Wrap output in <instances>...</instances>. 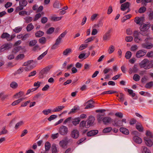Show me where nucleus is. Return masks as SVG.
I'll return each mask as SVG.
<instances>
[{
	"label": "nucleus",
	"mask_w": 153,
	"mask_h": 153,
	"mask_svg": "<svg viewBox=\"0 0 153 153\" xmlns=\"http://www.w3.org/2000/svg\"><path fill=\"white\" fill-rule=\"evenodd\" d=\"M143 36V40L144 39L145 43L142 44L141 46L144 48L149 49H151L153 47V45L151 42L149 41V40H151V38L149 36V34L146 36Z\"/></svg>",
	"instance_id": "f257e3e1"
},
{
	"label": "nucleus",
	"mask_w": 153,
	"mask_h": 153,
	"mask_svg": "<svg viewBox=\"0 0 153 153\" xmlns=\"http://www.w3.org/2000/svg\"><path fill=\"white\" fill-rule=\"evenodd\" d=\"M141 68H143L145 69H149L152 67L153 64L149 62V60L147 59H145L139 63Z\"/></svg>",
	"instance_id": "f03ea898"
},
{
	"label": "nucleus",
	"mask_w": 153,
	"mask_h": 153,
	"mask_svg": "<svg viewBox=\"0 0 153 153\" xmlns=\"http://www.w3.org/2000/svg\"><path fill=\"white\" fill-rule=\"evenodd\" d=\"M149 28V27L148 25L143 24L140 25V31L139 33L142 36H146L149 34L147 30Z\"/></svg>",
	"instance_id": "7ed1b4c3"
},
{
	"label": "nucleus",
	"mask_w": 153,
	"mask_h": 153,
	"mask_svg": "<svg viewBox=\"0 0 153 153\" xmlns=\"http://www.w3.org/2000/svg\"><path fill=\"white\" fill-rule=\"evenodd\" d=\"M51 68V66L48 65L42 69L39 74V79H43L45 77Z\"/></svg>",
	"instance_id": "20e7f679"
},
{
	"label": "nucleus",
	"mask_w": 153,
	"mask_h": 153,
	"mask_svg": "<svg viewBox=\"0 0 153 153\" xmlns=\"http://www.w3.org/2000/svg\"><path fill=\"white\" fill-rule=\"evenodd\" d=\"M140 33L138 31H135L134 32V41L137 43H139L140 41H143V36L141 35L140 36Z\"/></svg>",
	"instance_id": "39448f33"
},
{
	"label": "nucleus",
	"mask_w": 153,
	"mask_h": 153,
	"mask_svg": "<svg viewBox=\"0 0 153 153\" xmlns=\"http://www.w3.org/2000/svg\"><path fill=\"white\" fill-rule=\"evenodd\" d=\"M68 132V129L67 127L62 125L59 128V133L61 135H66Z\"/></svg>",
	"instance_id": "423d86ee"
},
{
	"label": "nucleus",
	"mask_w": 153,
	"mask_h": 153,
	"mask_svg": "<svg viewBox=\"0 0 153 153\" xmlns=\"http://www.w3.org/2000/svg\"><path fill=\"white\" fill-rule=\"evenodd\" d=\"M146 53L147 51L145 50H140L137 52L135 56L137 58H140L145 56Z\"/></svg>",
	"instance_id": "0eeeda50"
},
{
	"label": "nucleus",
	"mask_w": 153,
	"mask_h": 153,
	"mask_svg": "<svg viewBox=\"0 0 153 153\" xmlns=\"http://www.w3.org/2000/svg\"><path fill=\"white\" fill-rule=\"evenodd\" d=\"M79 133L77 129H74L71 132V136L74 139H77L79 136Z\"/></svg>",
	"instance_id": "6e6552de"
},
{
	"label": "nucleus",
	"mask_w": 153,
	"mask_h": 153,
	"mask_svg": "<svg viewBox=\"0 0 153 153\" xmlns=\"http://www.w3.org/2000/svg\"><path fill=\"white\" fill-rule=\"evenodd\" d=\"M112 125L115 126L117 127H119L120 126H123V123L121 120H119L117 119H116L114 120H112Z\"/></svg>",
	"instance_id": "1a4fd4ad"
},
{
	"label": "nucleus",
	"mask_w": 153,
	"mask_h": 153,
	"mask_svg": "<svg viewBox=\"0 0 153 153\" xmlns=\"http://www.w3.org/2000/svg\"><path fill=\"white\" fill-rule=\"evenodd\" d=\"M95 120V118L93 116H91L89 117L88 120L87 128H89L93 125Z\"/></svg>",
	"instance_id": "9d476101"
},
{
	"label": "nucleus",
	"mask_w": 153,
	"mask_h": 153,
	"mask_svg": "<svg viewBox=\"0 0 153 153\" xmlns=\"http://www.w3.org/2000/svg\"><path fill=\"white\" fill-rule=\"evenodd\" d=\"M12 45L10 44L7 43L2 45L0 48V52H2L6 50H9L11 48Z\"/></svg>",
	"instance_id": "9b49d317"
},
{
	"label": "nucleus",
	"mask_w": 153,
	"mask_h": 153,
	"mask_svg": "<svg viewBox=\"0 0 153 153\" xmlns=\"http://www.w3.org/2000/svg\"><path fill=\"white\" fill-rule=\"evenodd\" d=\"M112 31V29H109L108 30L104 35L103 39L104 41L108 40L110 39L111 34L110 33Z\"/></svg>",
	"instance_id": "f8f14e48"
},
{
	"label": "nucleus",
	"mask_w": 153,
	"mask_h": 153,
	"mask_svg": "<svg viewBox=\"0 0 153 153\" xmlns=\"http://www.w3.org/2000/svg\"><path fill=\"white\" fill-rule=\"evenodd\" d=\"M144 142L146 145L149 147H151L153 145V142L151 138H149L148 137H144Z\"/></svg>",
	"instance_id": "ddd939ff"
},
{
	"label": "nucleus",
	"mask_w": 153,
	"mask_h": 153,
	"mask_svg": "<svg viewBox=\"0 0 153 153\" xmlns=\"http://www.w3.org/2000/svg\"><path fill=\"white\" fill-rule=\"evenodd\" d=\"M98 133V131L97 130H91L87 133V135L88 137L93 136L96 135Z\"/></svg>",
	"instance_id": "4468645a"
},
{
	"label": "nucleus",
	"mask_w": 153,
	"mask_h": 153,
	"mask_svg": "<svg viewBox=\"0 0 153 153\" xmlns=\"http://www.w3.org/2000/svg\"><path fill=\"white\" fill-rule=\"evenodd\" d=\"M87 105L85 108V109L91 108H94V106L93 105L94 103V102L92 100H91L87 101Z\"/></svg>",
	"instance_id": "2eb2a0df"
},
{
	"label": "nucleus",
	"mask_w": 153,
	"mask_h": 153,
	"mask_svg": "<svg viewBox=\"0 0 153 153\" xmlns=\"http://www.w3.org/2000/svg\"><path fill=\"white\" fill-rule=\"evenodd\" d=\"M129 5L130 3L128 2H126L121 4L120 9L121 10L124 11L127 8L129 7Z\"/></svg>",
	"instance_id": "dca6fc26"
},
{
	"label": "nucleus",
	"mask_w": 153,
	"mask_h": 153,
	"mask_svg": "<svg viewBox=\"0 0 153 153\" xmlns=\"http://www.w3.org/2000/svg\"><path fill=\"white\" fill-rule=\"evenodd\" d=\"M133 141L136 143L137 144H140L142 142V139L137 136H135L133 137Z\"/></svg>",
	"instance_id": "f3484780"
},
{
	"label": "nucleus",
	"mask_w": 153,
	"mask_h": 153,
	"mask_svg": "<svg viewBox=\"0 0 153 153\" xmlns=\"http://www.w3.org/2000/svg\"><path fill=\"white\" fill-rule=\"evenodd\" d=\"M105 115V113H99L97 115V118L99 123H100L102 121L103 118V117Z\"/></svg>",
	"instance_id": "a211bd4d"
},
{
	"label": "nucleus",
	"mask_w": 153,
	"mask_h": 153,
	"mask_svg": "<svg viewBox=\"0 0 153 153\" xmlns=\"http://www.w3.org/2000/svg\"><path fill=\"white\" fill-rule=\"evenodd\" d=\"M112 120L113 119L110 117H103L102 121L104 124H106L108 123H110V122H112Z\"/></svg>",
	"instance_id": "6ab92c4d"
},
{
	"label": "nucleus",
	"mask_w": 153,
	"mask_h": 153,
	"mask_svg": "<svg viewBox=\"0 0 153 153\" xmlns=\"http://www.w3.org/2000/svg\"><path fill=\"white\" fill-rule=\"evenodd\" d=\"M120 131L123 134L125 135H128L129 134V131L126 128L121 127L120 128Z\"/></svg>",
	"instance_id": "aec40b11"
},
{
	"label": "nucleus",
	"mask_w": 153,
	"mask_h": 153,
	"mask_svg": "<svg viewBox=\"0 0 153 153\" xmlns=\"http://www.w3.org/2000/svg\"><path fill=\"white\" fill-rule=\"evenodd\" d=\"M22 47L20 46H18L15 47L12 50V52L14 53H16L19 51L21 49Z\"/></svg>",
	"instance_id": "412c9836"
},
{
	"label": "nucleus",
	"mask_w": 153,
	"mask_h": 153,
	"mask_svg": "<svg viewBox=\"0 0 153 153\" xmlns=\"http://www.w3.org/2000/svg\"><path fill=\"white\" fill-rule=\"evenodd\" d=\"M125 91H127L129 93V94L131 95L132 97H134L135 95V94L133 92V91L131 89H129L127 88H124Z\"/></svg>",
	"instance_id": "4be33fe9"
},
{
	"label": "nucleus",
	"mask_w": 153,
	"mask_h": 153,
	"mask_svg": "<svg viewBox=\"0 0 153 153\" xmlns=\"http://www.w3.org/2000/svg\"><path fill=\"white\" fill-rule=\"evenodd\" d=\"M10 35L7 33H3L1 36L2 39H6L7 41H9Z\"/></svg>",
	"instance_id": "5701e85b"
},
{
	"label": "nucleus",
	"mask_w": 153,
	"mask_h": 153,
	"mask_svg": "<svg viewBox=\"0 0 153 153\" xmlns=\"http://www.w3.org/2000/svg\"><path fill=\"white\" fill-rule=\"evenodd\" d=\"M80 120L81 119L79 117H78L74 119L72 121V123L74 125L76 126L79 124Z\"/></svg>",
	"instance_id": "b1692460"
},
{
	"label": "nucleus",
	"mask_w": 153,
	"mask_h": 153,
	"mask_svg": "<svg viewBox=\"0 0 153 153\" xmlns=\"http://www.w3.org/2000/svg\"><path fill=\"white\" fill-rule=\"evenodd\" d=\"M72 52V49L70 48H68L65 50L63 52V54L65 56H67Z\"/></svg>",
	"instance_id": "393cba45"
},
{
	"label": "nucleus",
	"mask_w": 153,
	"mask_h": 153,
	"mask_svg": "<svg viewBox=\"0 0 153 153\" xmlns=\"http://www.w3.org/2000/svg\"><path fill=\"white\" fill-rule=\"evenodd\" d=\"M44 32L41 30H39L36 33L35 36L37 38H39L42 37L44 35Z\"/></svg>",
	"instance_id": "a878e982"
},
{
	"label": "nucleus",
	"mask_w": 153,
	"mask_h": 153,
	"mask_svg": "<svg viewBox=\"0 0 153 153\" xmlns=\"http://www.w3.org/2000/svg\"><path fill=\"white\" fill-rule=\"evenodd\" d=\"M45 150L46 151H49L51 147V144L49 142H46L45 144Z\"/></svg>",
	"instance_id": "bb28decb"
},
{
	"label": "nucleus",
	"mask_w": 153,
	"mask_h": 153,
	"mask_svg": "<svg viewBox=\"0 0 153 153\" xmlns=\"http://www.w3.org/2000/svg\"><path fill=\"white\" fill-rule=\"evenodd\" d=\"M27 4L26 0H20L19 1V5L20 6H22L23 7H25Z\"/></svg>",
	"instance_id": "cd10ccee"
},
{
	"label": "nucleus",
	"mask_w": 153,
	"mask_h": 153,
	"mask_svg": "<svg viewBox=\"0 0 153 153\" xmlns=\"http://www.w3.org/2000/svg\"><path fill=\"white\" fill-rule=\"evenodd\" d=\"M153 86V81H150L146 83L145 85V87L147 89H150Z\"/></svg>",
	"instance_id": "c85d7f7f"
},
{
	"label": "nucleus",
	"mask_w": 153,
	"mask_h": 153,
	"mask_svg": "<svg viewBox=\"0 0 153 153\" xmlns=\"http://www.w3.org/2000/svg\"><path fill=\"white\" fill-rule=\"evenodd\" d=\"M115 93H118V92L116 91L110 90L108 91H104L101 94L103 95L105 94H112Z\"/></svg>",
	"instance_id": "c756f323"
},
{
	"label": "nucleus",
	"mask_w": 153,
	"mask_h": 153,
	"mask_svg": "<svg viewBox=\"0 0 153 153\" xmlns=\"http://www.w3.org/2000/svg\"><path fill=\"white\" fill-rule=\"evenodd\" d=\"M48 52V50H47L38 57L37 59L38 60L42 59L47 54Z\"/></svg>",
	"instance_id": "7c9ffc66"
},
{
	"label": "nucleus",
	"mask_w": 153,
	"mask_h": 153,
	"mask_svg": "<svg viewBox=\"0 0 153 153\" xmlns=\"http://www.w3.org/2000/svg\"><path fill=\"white\" fill-rule=\"evenodd\" d=\"M79 107H76L74 106V107L70 111L68 112V114H69L72 113H75L76 112V110H79Z\"/></svg>",
	"instance_id": "2f4dec72"
},
{
	"label": "nucleus",
	"mask_w": 153,
	"mask_h": 153,
	"mask_svg": "<svg viewBox=\"0 0 153 153\" xmlns=\"http://www.w3.org/2000/svg\"><path fill=\"white\" fill-rule=\"evenodd\" d=\"M136 128L140 132H143V128L140 123V125H136Z\"/></svg>",
	"instance_id": "473e14b6"
},
{
	"label": "nucleus",
	"mask_w": 153,
	"mask_h": 153,
	"mask_svg": "<svg viewBox=\"0 0 153 153\" xmlns=\"http://www.w3.org/2000/svg\"><path fill=\"white\" fill-rule=\"evenodd\" d=\"M65 107L63 106H59L56 107L54 110L53 111V112H58L61 111L62 109L64 108Z\"/></svg>",
	"instance_id": "72a5a7b5"
},
{
	"label": "nucleus",
	"mask_w": 153,
	"mask_h": 153,
	"mask_svg": "<svg viewBox=\"0 0 153 153\" xmlns=\"http://www.w3.org/2000/svg\"><path fill=\"white\" fill-rule=\"evenodd\" d=\"M34 28V26L32 24V23H29L27 25L26 29L27 31L29 32L31 31Z\"/></svg>",
	"instance_id": "f704fd0d"
},
{
	"label": "nucleus",
	"mask_w": 153,
	"mask_h": 153,
	"mask_svg": "<svg viewBox=\"0 0 153 153\" xmlns=\"http://www.w3.org/2000/svg\"><path fill=\"white\" fill-rule=\"evenodd\" d=\"M25 20V23H28L30 22L33 19L32 17L29 16H27L24 18Z\"/></svg>",
	"instance_id": "c9c22d12"
},
{
	"label": "nucleus",
	"mask_w": 153,
	"mask_h": 153,
	"mask_svg": "<svg viewBox=\"0 0 153 153\" xmlns=\"http://www.w3.org/2000/svg\"><path fill=\"white\" fill-rule=\"evenodd\" d=\"M39 42L40 43L42 44H44L45 43L46 41V39L45 37H42L39 39Z\"/></svg>",
	"instance_id": "e433bc0d"
},
{
	"label": "nucleus",
	"mask_w": 153,
	"mask_h": 153,
	"mask_svg": "<svg viewBox=\"0 0 153 153\" xmlns=\"http://www.w3.org/2000/svg\"><path fill=\"white\" fill-rule=\"evenodd\" d=\"M43 95V94H42L40 93H39L33 97V98L34 100H36L38 98H42Z\"/></svg>",
	"instance_id": "4c0bfd02"
},
{
	"label": "nucleus",
	"mask_w": 153,
	"mask_h": 153,
	"mask_svg": "<svg viewBox=\"0 0 153 153\" xmlns=\"http://www.w3.org/2000/svg\"><path fill=\"white\" fill-rule=\"evenodd\" d=\"M37 43V41L36 40H33L30 41L29 43V46L30 47H33L36 45Z\"/></svg>",
	"instance_id": "58836bf2"
},
{
	"label": "nucleus",
	"mask_w": 153,
	"mask_h": 153,
	"mask_svg": "<svg viewBox=\"0 0 153 153\" xmlns=\"http://www.w3.org/2000/svg\"><path fill=\"white\" fill-rule=\"evenodd\" d=\"M142 153H151L150 150L147 147L145 146H143Z\"/></svg>",
	"instance_id": "ea45409f"
},
{
	"label": "nucleus",
	"mask_w": 153,
	"mask_h": 153,
	"mask_svg": "<svg viewBox=\"0 0 153 153\" xmlns=\"http://www.w3.org/2000/svg\"><path fill=\"white\" fill-rule=\"evenodd\" d=\"M86 121L83 120L79 124V126L80 127H82L83 128H87V125H86Z\"/></svg>",
	"instance_id": "a19ab883"
},
{
	"label": "nucleus",
	"mask_w": 153,
	"mask_h": 153,
	"mask_svg": "<svg viewBox=\"0 0 153 153\" xmlns=\"http://www.w3.org/2000/svg\"><path fill=\"white\" fill-rule=\"evenodd\" d=\"M112 130V128L111 127H108L104 129L102 132L104 133H107L110 132Z\"/></svg>",
	"instance_id": "79ce46f5"
},
{
	"label": "nucleus",
	"mask_w": 153,
	"mask_h": 153,
	"mask_svg": "<svg viewBox=\"0 0 153 153\" xmlns=\"http://www.w3.org/2000/svg\"><path fill=\"white\" fill-rule=\"evenodd\" d=\"M24 124V122L23 121H21L17 123L15 125V128L16 129H17L19 127L22 125Z\"/></svg>",
	"instance_id": "37998d69"
},
{
	"label": "nucleus",
	"mask_w": 153,
	"mask_h": 153,
	"mask_svg": "<svg viewBox=\"0 0 153 153\" xmlns=\"http://www.w3.org/2000/svg\"><path fill=\"white\" fill-rule=\"evenodd\" d=\"M59 145L62 148L65 147L67 145L66 140H62L60 141L59 142Z\"/></svg>",
	"instance_id": "c03bdc74"
},
{
	"label": "nucleus",
	"mask_w": 153,
	"mask_h": 153,
	"mask_svg": "<svg viewBox=\"0 0 153 153\" xmlns=\"http://www.w3.org/2000/svg\"><path fill=\"white\" fill-rule=\"evenodd\" d=\"M62 18V17H55L52 16L51 17V20L53 21H57L60 20Z\"/></svg>",
	"instance_id": "a18cd8bd"
},
{
	"label": "nucleus",
	"mask_w": 153,
	"mask_h": 153,
	"mask_svg": "<svg viewBox=\"0 0 153 153\" xmlns=\"http://www.w3.org/2000/svg\"><path fill=\"white\" fill-rule=\"evenodd\" d=\"M120 96L119 97V99H120V101L123 102L125 100V95L122 93H120Z\"/></svg>",
	"instance_id": "49530a36"
},
{
	"label": "nucleus",
	"mask_w": 153,
	"mask_h": 153,
	"mask_svg": "<svg viewBox=\"0 0 153 153\" xmlns=\"http://www.w3.org/2000/svg\"><path fill=\"white\" fill-rule=\"evenodd\" d=\"M131 53L130 51H127L125 54V58L127 59H129L131 57Z\"/></svg>",
	"instance_id": "de8ad7c7"
},
{
	"label": "nucleus",
	"mask_w": 153,
	"mask_h": 153,
	"mask_svg": "<svg viewBox=\"0 0 153 153\" xmlns=\"http://www.w3.org/2000/svg\"><path fill=\"white\" fill-rule=\"evenodd\" d=\"M146 8L145 7L143 6L140 7L139 9L138 10V12L139 13H143L146 11Z\"/></svg>",
	"instance_id": "09e8293b"
},
{
	"label": "nucleus",
	"mask_w": 153,
	"mask_h": 153,
	"mask_svg": "<svg viewBox=\"0 0 153 153\" xmlns=\"http://www.w3.org/2000/svg\"><path fill=\"white\" fill-rule=\"evenodd\" d=\"M2 96L1 100H2L3 101L5 99H7L8 97V95H4V93L1 92L0 93V98Z\"/></svg>",
	"instance_id": "8fccbe9b"
},
{
	"label": "nucleus",
	"mask_w": 153,
	"mask_h": 153,
	"mask_svg": "<svg viewBox=\"0 0 153 153\" xmlns=\"http://www.w3.org/2000/svg\"><path fill=\"white\" fill-rule=\"evenodd\" d=\"M55 29L53 27L49 28L47 30L46 33L48 34H51L54 32Z\"/></svg>",
	"instance_id": "3c124183"
},
{
	"label": "nucleus",
	"mask_w": 153,
	"mask_h": 153,
	"mask_svg": "<svg viewBox=\"0 0 153 153\" xmlns=\"http://www.w3.org/2000/svg\"><path fill=\"white\" fill-rule=\"evenodd\" d=\"M25 14L27 16H29L30 14V13H28L25 10L19 12V15L20 16H23Z\"/></svg>",
	"instance_id": "603ef678"
},
{
	"label": "nucleus",
	"mask_w": 153,
	"mask_h": 153,
	"mask_svg": "<svg viewBox=\"0 0 153 153\" xmlns=\"http://www.w3.org/2000/svg\"><path fill=\"white\" fill-rule=\"evenodd\" d=\"M25 56V55L23 53L19 54L16 57V60L22 59L24 58Z\"/></svg>",
	"instance_id": "864d4df0"
},
{
	"label": "nucleus",
	"mask_w": 153,
	"mask_h": 153,
	"mask_svg": "<svg viewBox=\"0 0 153 153\" xmlns=\"http://www.w3.org/2000/svg\"><path fill=\"white\" fill-rule=\"evenodd\" d=\"M10 86L11 87L13 88H16L18 86V84L17 83L15 82H12L10 84Z\"/></svg>",
	"instance_id": "5fc2aeb1"
},
{
	"label": "nucleus",
	"mask_w": 153,
	"mask_h": 153,
	"mask_svg": "<svg viewBox=\"0 0 153 153\" xmlns=\"http://www.w3.org/2000/svg\"><path fill=\"white\" fill-rule=\"evenodd\" d=\"M146 135L149 137V138H152L153 137V135L152 133L149 131L147 130L146 133Z\"/></svg>",
	"instance_id": "6e6d98bb"
},
{
	"label": "nucleus",
	"mask_w": 153,
	"mask_h": 153,
	"mask_svg": "<svg viewBox=\"0 0 153 153\" xmlns=\"http://www.w3.org/2000/svg\"><path fill=\"white\" fill-rule=\"evenodd\" d=\"M114 47L113 45H111L108 49V53L109 54L112 53L114 51Z\"/></svg>",
	"instance_id": "4d7b16f0"
},
{
	"label": "nucleus",
	"mask_w": 153,
	"mask_h": 153,
	"mask_svg": "<svg viewBox=\"0 0 153 153\" xmlns=\"http://www.w3.org/2000/svg\"><path fill=\"white\" fill-rule=\"evenodd\" d=\"M53 7L54 8H60V3L58 1H56L53 4Z\"/></svg>",
	"instance_id": "13d9d810"
},
{
	"label": "nucleus",
	"mask_w": 153,
	"mask_h": 153,
	"mask_svg": "<svg viewBox=\"0 0 153 153\" xmlns=\"http://www.w3.org/2000/svg\"><path fill=\"white\" fill-rule=\"evenodd\" d=\"M38 50H41V48L38 45H36L33 46V48L32 49L33 51L35 52Z\"/></svg>",
	"instance_id": "bf43d9fd"
},
{
	"label": "nucleus",
	"mask_w": 153,
	"mask_h": 153,
	"mask_svg": "<svg viewBox=\"0 0 153 153\" xmlns=\"http://www.w3.org/2000/svg\"><path fill=\"white\" fill-rule=\"evenodd\" d=\"M133 79L135 81H138L140 79V76L137 74H135L133 76Z\"/></svg>",
	"instance_id": "052dcab7"
},
{
	"label": "nucleus",
	"mask_w": 153,
	"mask_h": 153,
	"mask_svg": "<svg viewBox=\"0 0 153 153\" xmlns=\"http://www.w3.org/2000/svg\"><path fill=\"white\" fill-rule=\"evenodd\" d=\"M51 111L50 109H45L42 111V113L45 115H48L51 112Z\"/></svg>",
	"instance_id": "680f3d73"
},
{
	"label": "nucleus",
	"mask_w": 153,
	"mask_h": 153,
	"mask_svg": "<svg viewBox=\"0 0 153 153\" xmlns=\"http://www.w3.org/2000/svg\"><path fill=\"white\" fill-rule=\"evenodd\" d=\"M6 127L4 126L2 128V130L0 132V135L3 134H5L7 133V131L6 129Z\"/></svg>",
	"instance_id": "e2e57ef3"
},
{
	"label": "nucleus",
	"mask_w": 153,
	"mask_h": 153,
	"mask_svg": "<svg viewBox=\"0 0 153 153\" xmlns=\"http://www.w3.org/2000/svg\"><path fill=\"white\" fill-rule=\"evenodd\" d=\"M137 120L136 119L134 118L131 119L129 122V124L131 125H133L136 123Z\"/></svg>",
	"instance_id": "0e129e2a"
},
{
	"label": "nucleus",
	"mask_w": 153,
	"mask_h": 153,
	"mask_svg": "<svg viewBox=\"0 0 153 153\" xmlns=\"http://www.w3.org/2000/svg\"><path fill=\"white\" fill-rule=\"evenodd\" d=\"M22 28L19 27H16L13 30L14 32L16 33H18L21 31L22 30Z\"/></svg>",
	"instance_id": "69168bd1"
},
{
	"label": "nucleus",
	"mask_w": 153,
	"mask_h": 153,
	"mask_svg": "<svg viewBox=\"0 0 153 153\" xmlns=\"http://www.w3.org/2000/svg\"><path fill=\"white\" fill-rule=\"evenodd\" d=\"M52 153H58L56 146L53 145L52 146Z\"/></svg>",
	"instance_id": "338daca9"
},
{
	"label": "nucleus",
	"mask_w": 153,
	"mask_h": 153,
	"mask_svg": "<svg viewBox=\"0 0 153 153\" xmlns=\"http://www.w3.org/2000/svg\"><path fill=\"white\" fill-rule=\"evenodd\" d=\"M146 56L149 58L153 57V51H150L148 52L146 54Z\"/></svg>",
	"instance_id": "774afa93"
}]
</instances>
